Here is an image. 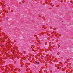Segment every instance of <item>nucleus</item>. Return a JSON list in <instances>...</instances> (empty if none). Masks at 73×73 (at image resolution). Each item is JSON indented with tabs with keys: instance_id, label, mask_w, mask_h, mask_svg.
<instances>
[{
	"instance_id": "nucleus-1",
	"label": "nucleus",
	"mask_w": 73,
	"mask_h": 73,
	"mask_svg": "<svg viewBox=\"0 0 73 73\" xmlns=\"http://www.w3.org/2000/svg\"><path fill=\"white\" fill-rule=\"evenodd\" d=\"M36 63H37V64H40V63L38 62H36Z\"/></svg>"
}]
</instances>
